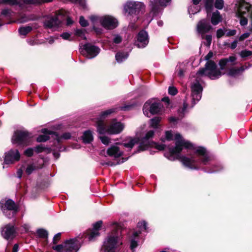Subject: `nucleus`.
Instances as JSON below:
<instances>
[{
    "instance_id": "nucleus-6",
    "label": "nucleus",
    "mask_w": 252,
    "mask_h": 252,
    "mask_svg": "<svg viewBox=\"0 0 252 252\" xmlns=\"http://www.w3.org/2000/svg\"><path fill=\"white\" fill-rule=\"evenodd\" d=\"M124 10L130 16L138 15L143 13L145 5L140 2L127 1L124 6Z\"/></svg>"
},
{
    "instance_id": "nucleus-54",
    "label": "nucleus",
    "mask_w": 252,
    "mask_h": 252,
    "mask_svg": "<svg viewBox=\"0 0 252 252\" xmlns=\"http://www.w3.org/2000/svg\"><path fill=\"white\" fill-rule=\"evenodd\" d=\"M61 238V233H58L56 234L53 237V243L54 244H57L58 242L60 240Z\"/></svg>"
},
{
    "instance_id": "nucleus-27",
    "label": "nucleus",
    "mask_w": 252,
    "mask_h": 252,
    "mask_svg": "<svg viewBox=\"0 0 252 252\" xmlns=\"http://www.w3.org/2000/svg\"><path fill=\"white\" fill-rule=\"evenodd\" d=\"M128 56V54L127 52H118L115 55V58L118 63H121L126 59Z\"/></svg>"
},
{
    "instance_id": "nucleus-36",
    "label": "nucleus",
    "mask_w": 252,
    "mask_h": 252,
    "mask_svg": "<svg viewBox=\"0 0 252 252\" xmlns=\"http://www.w3.org/2000/svg\"><path fill=\"white\" fill-rule=\"evenodd\" d=\"M155 134V131L153 130H150L148 131L145 134V135L141 138V139L146 140L147 141H149V140L153 138Z\"/></svg>"
},
{
    "instance_id": "nucleus-34",
    "label": "nucleus",
    "mask_w": 252,
    "mask_h": 252,
    "mask_svg": "<svg viewBox=\"0 0 252 252\" xmlns=\"http://www.w3.org/2000/svg\"><path fill=\"white\" fill-rule=\"evenodd\" d=\"M244 70L243 67H241L240 68H231L229 69L228 74L229 76H234L240 73L241 71H243Z\"/></svg>"
},
{
    "instance_id": "nucleus-52",
    "label": "nucleus",
    "mask_w": 252,
    "mask_h": 252,
    "mask_svg": "<svg viewBox=\"0 0 252 252\" xmlns=\"http://www.w3.org/2000/svg\"><path fill=\"white\" fill-rule=\"evenodd\" d=\"M137 226L141 229H143L144 230L147 231V222L144 220L139 222L137 224Z\"/></svg>"
},
{
    "instance_id": "nucleus-61",
    "label": "nucleus",
    "mask_w": 252,
    "mask_h": 252,
    "mask_svg": "<svg viewBox=\"0 0 252 252\" xmlns=\"http://www.w3.org/2000/svg\"><path fill=\"white\" fill-rule=\"evenodd\" d=\"M236 33V31L235 30H230L226 34V36H234Z\"/></svg>"
},
{
    "instance_id": "nucleus-37",
    "label": "nucleus",
    "mask_w": 252,
    "mask_h": 252,
    "mask_svg": "<svg viewBox=\"0 0 252 252\" xmlns=\"http://www.w3.org/2000/svg\"><path fill=\"white\" fill-rule=\"evenodd\" d=\"M36 169V166L33 164L28 165L25 172L28 175H31L32 172Z\"/></svg>"
},
{
    "instance_id": "nucleus-56",
    "label": "nucleus",
    "mask_w": 252,
    "mask_h": 252,
    "mask_svg": "<svg viewBox=\"0 0 252 252\" xmlns=\"http://www.w3.org/2000/svg\"><path fill=\"white\" fill-rule=\"evenodd\" d=\"M225 34L224 32L221 29H219L217 31L216 36L217 38H220Z\"/></svg>"
},
{
    "instance_id": "nucleus-16",
    "label": "nucleus",
    "mask_w": 252,
    "mask_h": 252,
    "mask_svg": "<svg viewBox=\"0 0 252 252\" xmlns=\"http://www.w3.org/2000/svg\"><path fill=\"white\" fill-rule=\"evenodd\" d=\"M0 206L3 213H5L6 211H13V213H16L18 211V206L15 202L11 199H7L4 203H3V201L1 200L0 201Z\"/></svg>"
},
{
    "instance_id": "nucleus-7",
    "label": "nucleus",
    "mask_w": 252,
    "mask_h": 252,
    "mask_svg": "<svg viewBox=\"0 0 252 252\" xmlns=\"http://www.w3.org/2000/svg\"><path fill=\"white\" fill-rule=\"evenodd\" d=\"M53 0H0V3L10 5H18L22 7L24 4L39 5L43 3L50 2Z\"/></svg>"
},
{
    "instance_id": "nucleus-24",
    "label": "nucleus",
    "mask_w": 252,
    "mask_h": 252,
    "mask_svg": "<svg viewBox=\"0 0 252 252\" xmlns=\"http://www.w3.org/2000/svg\"><path fill=\"white\" fill-rule=\"evenodd\" d=\"M139 144L137 147V151L135 153H139L147 150L149 147L152 146L151 142L147 141L142 139H140Z\"/></svg>"
},
{
    "instance_id": "nucleus-44",
    "label": "nucleus",
    "mask_w": 252,
    "mask_h": 252,
    "mask_svg": "<svg viewBox=\"0 0 252 252\" xmlns=\"http://www.w3.org/2000/svg\"><path fill=\"white\" fill-rule=\"evenodd\" d=\"M151 143L152 144V146L155 145V148L159 151L164 150L166 147L165 144H159L154 141H152Z\"/></svg>"
},
{
    "instance_id": "nucleus-41",
    "label": "nucleus",
    "mask_w": 252,
    "mask_h": 252,
    "mask_svg": "<svg viewBox=\"0 0 252 252\" xmlns=\"http://www.w3.org/2000/svg\"><path fill=\"white\" fill-rule=\"evenodd\" d=\"M69 1L73 3H78L83 9L86 7L85 0H69Z\"/></svg>"
},
{
    "instance_id": "nucleus-1",
    "label": "nucleus",
    "mask_w": 252,
    "mask_h": 252,
    "mask_svg": "<svg viewBox=\"0 0 252 252\" xmlns=\"http://www.w3.org/2000/svg\"><path fill=\"white\" fill-rule=\"evenodd\" d=\"M175 138V146L168 147V151L165 152L164 154V156L169 160L173 161L180 160L185 166L195 170L199 169L198 162H200L206 165L210 161V157L207 153L206 149L203 147H199L195 151V154L199 157L198 161L193 158H190L185 156H181V153L184 148L191 149L193 148V145L189 141L183 139L182 135L179 133L176 134Z\"/></svg>"
},
{
    "instance_id": "nucleus-32",
    "label": "nucleus",
    "mask_w": 252,
    "mask_h": 252,
    "mask_svg": "<svg viewBox=\"0 0 252 252\" xmlns=\"http://www.w3.org/2000/svg\"><path fill=\"white\" fill-rule=\"evenodd\" d=\"M86 32L85 29H76L75 31V35L78 37H80L83 40H86L87 37L85 35V32Z\"/></svg>"
},
{
    "instance_id": "nucleus-28",
    "label": "nucleus",
    "mask_w": 252,
    "mask_h": 252,
    "mask_svg": "<svg viewBox=\"0 0 252 252\" xmlns=\"http://www.w3.org/2000/svg\"><path fill=\"white\" fill-rule=\"evenodd\" d=\"M71 138V134L69 132H65L63 133L61 136H60L57 132V135L55 137V139L57 140L58 144L62 143V139H69Z\"/></svg>"
},
{
    "instance_id": "nucleus-29",
    "label": "nucleus",
    "mask_w": 252,
    "mask_h": 252,
    "mask_svg": "<svg viewBox=\"0 0 252 252\" xmlns=\"http://www.w3.org/2000/svg\"><path fill=\"white\" fill-rule=\"evenodd\" d=\"M161 120V118L158 116H156L150 120V126L154 128L158 127L159 123Z\"/></svg>"
},
{
    "instance_id": "nucleus-60",
    "label": "nucleus",
    "mask_w": 252,
    "mask_h": 252,
    "mask_svg": "<svg viewBox=\"0 0 252 252\" xmlns=\"http://www.w3.org/2000/svg\"><path fill=\"white\" fill-rule=\"evenodd\" d=\"M249 36H250V33H248V32L244 33L242 34L239 37V41H243L245 39H246L248 37H249Z\"/></svg>"
},
{
    "instance_id": "nucleus-25",
    "label": "nucleus",
    "mask_w": 252,
    "mask_h": 252,
    "mask_svg": "<svg viewBox=\"0 0 252 252\" xmlns=\"http://www.w3.org/2000/svg\"><path fill=\"white\" fill-rule=\"evenodd\" d=\"M82 139L83 143L85 144L90 143L94 139L92 131L90 130L85 131L83 133Z\"/></svg>"
},
{
    "instance_id": "nucleus-11",
    "label": "nucleus",
    "mask_w": 252,
    "mask_h": 252,
    "mask_svg": "<svg viewBox=\"0 0 252 252\" xmlns=\"http://www.w3.org/2000/svg\"><path fill=\"white\" fill-rule=\"evenodd\" d=\"M20 158V154L17 149H11L4 154L3 163L5 164H13L18 161Z\"/></svg>"
},
{
    "instance_id": "nucleus-12",
    "label": "nucleus",
    "mask_w": 252,
    "mask_h": 252,
    "mask_svg": "<svg viewBox=\"0 0 252 252\" xmlns=\"http://www.w3.org/2000/svg\"><path fill=\"white\" fill-rule=\"evenodd\" d=\"M99 22L101 25L107 30L114 29L118 26V24L117 19L109 15L101 17Z\"/></svg>"
},
{
    "instance_id": "nucleus-31",
    "label": "nucleus",
    "mask_w": 252,
    "mask_h": 252,
    "mask_svg": "<svg viewBox=\"0 0 252 252\" xmlns=\"http://www.w3.org/2000/svg\"><path fill=\"white\" fill-rule=\"evenodd\" d=\"M32 30V28L31 26H26L20 27L19 30V32L20 35H26L28 33L31 32Z\"/></svg>"
},
{
    "instance_id": "nucleus-19",
    "label": "nucleus",
    "mask_w": 252,
    "mask_h": 252,
    "mask_svg": "<svg viewBox=\"0 0 252 252\" xmlns=\"http://www.w3.org/2000/svg\"><path fill=\"white\" fill-rule=\"evenodd\" d=\"M16 231L14 226L10 224H6L1 231L2 236L6 240L12 239L15 237Z\"/></svg>"
},
{
    "instance_id": "nucleus-18",
    "label": "nucleus",
    "mask_w": 252,
    "mask_h": 252,
    "mask_svg": "<svg viewBox=\"0 0 252 252\" xmlns=\"http://www.w3.org/2000/svg\"><path fill=\"white\" fill-rule=\"evenodd\" d=\"M125 125L120 122L112 123L108 127L105 128V132L110 134H117L120 133L124 129Z\"/></svg>"
},
{
    "instance_id": "nucleus-57",
    "label": "nucleus",
    "mask_w": 252,
    "mask_h": 252,
    "mask_svg": "<svg viewBox=\"0 0 252 252\" xmlns=\"http://www.w3.org/2000/svg\"><path fill=\"white\" fill-rule=\"evenodd\" d=\"M165 138L168 141H171L173 139V134L170 131L165 132Z\"/></svg>"
},
{
    "instance_id": "nucleus-8",
    "label": "nucleus",
    "mask_w": 252,
    "mask_h": 252,
    "mask_svg": "<svg viewBox=\"0 0 252 252\" xmlns=\"http://www.w3.org/2000/svg\"><path fill=\"white\" fill-rule=\"evenodd\" d=\"M117 111V108H112L101 112L99 114V118L96 121L97 131L99 134H103L105 133V125L104 120Z\"/></svg>"
},
{
    "instance_id": "nucleus-33",
    "label": "nucleus",
    "mask_w": 252,
    "mask_h": 252,
    "mask_svg": "<svg viewBox=\"0 0 252 252\" xmlns=\"http://www.w3.org/2000/svg\"><path fill=\"white\" fill-rule=\"evenodd\" d=\"M205 7L207 13L211 12L213 9L214 0H204Z\"/></svg>"
},
{
    "instance_id": "nucleus-55",
    "label": "nucleus",
    "mask_w": 252,
    "mask_h": 252,
    "mask_svg": "<svg viewBox=\"0 0 252 252\" xmlns=\"http://www.w3.org/2000/svg\"><path fill=\"white\" fill-rule=\"evenodd\" d=\"M238 17L240 18V24L241 26H244L247 25L248 19L247 18L244 17V15Z\"/></svg>"
},
{
    "instance_id": "nucleus-26",
    "label": "nucleus",
    "mask_w": 252,
    "mask_h": 252,
    "mask_svg": "<svg viewBox=\"0 0 252 252\" xmlns=\"http://www.w3.org/2000/svg\"><path fill=\"white\" fill-rule=\"evenodd\" d=\"M221 20L222 17L219 11H217V12L213 13L211 18V22L213 25H218Z\"/></svg>"
},
{
    "instance_id": "nucleus-39",
    "label": "nucleus",
    "mask_w": 252,
    "mask_h": 252,
    "mask_svg": "<svg viewBox=\"0 0 252 252\" xmlns=\"http://www.w3.org/2000/svg\"><path fill=\"white\" fill-rule=\"evenodd\" d=\"M50 136L44 134L39 135L36 139L38 142H44L49 140Z\"/></svg>"
},
{
    "instance_id": "nucleus-30",
    "label": "nucleus",
    "mask_w": 252,
    "mask_h": 252,
    "mask_svg": "<svg viewBox=\"0 0 252 252\" xmlns=\"http://www.w3.org/2000/svg\"><path fill=\"white\" fill-rule=\"evenodd\" d=\"M36 233L39 238L46 239V241L48 242V232L47 230L43 228H39L37 230Z\"/></svg>"
},
{
    "instance_id": "nucleus-9",
    "label": "nucleus",
    "mask_w": 252,
    "mask_h": 252,
    "mask_svg": "<svg viewBox=\"0 0 252 252\" xmlns=\"http://www.w3.org/2000/svg\"><path fill=\"white\" fill-rule=\"evenodd\" d=\"M84 241L83 239H81V235L77 238L66 240L65 241L64 252H77Z\"/></svg>"
},
{
    "instance_id": "nucleus-64",
    "label": "nucleus",
    "mask_w": 252,
    "mask_h": 252,
    "mask_svg": "<svg viewBox=\"0 0 252 252\" xmlns=\"http://www.w3.org/2000/svg\"><path fill=\"white\" fill-rule=\"evenodd\" d=\"M168 120L170 123L176 124L179 120V118L175 117H171L169 118Z\"/></svg>"
},
{
    "instance_id": "nucleus-58",
    "label": "nucleus",
    "mask_w": 252,
    "mask_h": 252,
    "mask_svg": "<svg viewBox=\"0 0 252 252\" xmlns=\"http://www.w3.org/2000/svg\"><path fill=\"white\" fill-rule=\"evenodd\" d=\"M122 41V38L121 36L117 35L113 39V42L116 44H119Z\"/></svg>"
},
{
    "instance_id": "nucleus-63",
    "label": "nucleus",
    "mask_w": 252,
    "mask_h": 252,
    "mask_svg": "<svg viewBox=\"0 0 252 252\" xmlns=\"http://www.w3.org/2000/svg\"><path fill=\"white\" fill-rule=\"evenodd\" d=\"M93 29L98 35L101 34L102 32V30L101 28H97L95 26H94Z\"/></svg>"
},
{
    "instance_id": "nucleus-59",
    "label": "nucleus",
    "mask_w": 252,
    "mask_h": 252,
    "mask_svg": "<svg viewBox=\"0 0 252 252\" xmlns=\"http://www.w3.org/2000/svg\"><path fill=\"white\" fill-rule=\"evenodd\" d=\"M70 34L68 32H63L61 35V37H62L63 39L65 40H71V39H69V37H70Z\"/></svg>"
},
{
    "instance_id": "nucleus-48",
    "label": "nucleus",
    "mask_w": 252,
    "mask_h": 252,
    "mask_svg": "<svg viewBox=\"0 0 252 252\" xmlns=\"http://www.w3.org/2000/svg\"><path fill=\"white\" fill-rule=\"evenodd\" d=\"M34 149L32 148H29L25 150L24 154L27 157L31 158L33 155Z\"/></svg>"
},
{
    "instance_id": "nucleus-45",
    "label": "nucleus",
    "mask_w": 252,
    "mask_h": 252,
    "mask_svg": "<svg viewBox=\"0 0 252 252\" xmlns=\"http://www.w3.org/2000/svg\"><path fill=\"white\" fill-rule=\"evenodd\" d=\"M47 148L44 147L42 144H40L34 148V151L37 154L41 153L45 151Z\"/></svg>"
},
{
    "instance_id": "nucleus-4",
    "label": "nucleus",
    "mask_w": 252,
    "mask_h": 252,
    "mask_svg": "<svg viewBox=\"0 0 252 252\" xmlns=\"http://www.w3.org/2000/svg\"><path fill=\"white\" fill-rule=\"evenodd\" d=\"M103 224L102 220H98L93 224L92 228H89L81 235V239H87L88 241H94L95 238L100 235L99 231L101 229Z\"/></svg>"
},
{
    "instance_id": "nucleus-47",
    "label": "nucleus",
    "mask_w": 252,
    "mask_h": 252,
    "mask_svg": "<svg viewBox=\"0 0 252 252\" xmlns=\"http://www.w3.org/2000/svg\"><path fill=\"white\" fill-rule=\"evenodd\" d=\"M41 132L43 133L44 135H46L53 134L55 137L57 135V132L50 130L46 128L42 129Z\"/></svg>"
},
{
    "instance_id": "nucleus-14",
    "label": "nucleus",
    "mask_w": 252,
    "mask_h": 252,
    "mask_svg": "<svg viewBox=\"0 0 252 252\" xmlns=\"http://www.w3.org/2000/svg\"><path fill=\"white\" fill-rule=\"evenodd\" d=\"M162 104L159 102H151L149 100L146 101L143 106V109H147L152 115H156L161 112Z\"/></svg>"
},
{
    "instance_id": "nucleus-38",
    "label": "nucleus",
    "mask_w": 252,
    "mask_h": 252,
    "mask_svg": "<svg viewBox=\"0 0 252 252\" xmlns=\"http://www.w3.org/2000/svg\"><path fill=\"white\" fill-rule=\"evenodd\" d=\"M65 241L62 244L53 246L52 249L58 252H64Z\"/></svg>"
},
{
    "instance_id": "nucleus-20",
    "label": "nucleus",
    "mask_w": 252,
    "mask_h": 252,
    "mask_svg": "<svg viewBox=\"0 0 252 252\" xmlns=\"http://www.w3.org/2000/svg\"><path fill=\"white\" fill-rule=\"evenodd\" d=\"M83 48L89 56V58L92 59L96 57L100 52V48L90 43H87L84 45Z\"/></svg>"
},
{
    "instance_id": "nucleus-53",
    "label": "nucleus",
    "mask_w": 252,
    "mask_h": 252,
    "mask_svg": "<svg viewBox=\"0 0 252 252\" xmlns=\"http://www.w3.org/2000/svg\"><path fill=\"white\" fill-rule=\"evenodd\" d=\"M202 38H204L207 42V46H210L212 42V35L210 34L206 35H202Z\"/></svg>"
},
{
    "instance_id": "nucleus-49",
    "label": "nucleus",
    "mask_w": 252,
    "mask_h": 252,
    "mask_svg": "<svg viewBox=\"0 0 252 252\" xmlns=\"http://www.w3.org/2000/svg\"><path fill=\"white\" fill-rule=\"evenodd\" d=\"M178 92L177 89L174 86H170L168 88V94L171 95H175Z\"/></svg>"
},
{
    "instance_id": "nucleus-35",
    "label": "nucleus",
    "mask_w": 252,
    "mask_h": 252,
    "mask_svg": "<svg viewBox=\"0 0 252 252\" xmlns=\"http://www.w3.org/2000/svg\"><path fill=\"white\" fill-rule=\"evenodd\" d=\"M223 167L222 165L220 164H217L215 165H214L212 168L210 169V173H214V172H217L221 171L223 170Z\"/></svg>"
},
{
    "instance_id": "nucleus-46",
    "label": "nucleus",
    "mask_w": 252,
    "mask_h": 252,
    "mask_svg": "<svg viewBox=\"0 0 252 252\" xmlns=\"http://www.w3.org/2000/svg\"><path fill=\"white\" fill-rule=\"evenodd\" d=\"M79 23L82 27H86L89 26V23L84 16H81L79 18Z\"/></svg>"
},
{
    "instance_id": "nucleus-23",
    "label": "nucleus",
    "mask_w": 252,
    "mask_h": 252,
    "mask_svg": "<svg viewBox=\"0 0 252 252\" xmlns=\"http://www.w3.org/2000/svg\"><path fill=\"white\" fill-rule=\"evenodd\" d=\"M107 154L110 157L117 158L123 156L124 152L120 151V149L119 147L112 145L107 149Z\"/></svg>"
},
{
    "instance_id": "nucleus-22",
    "label": "nucleus",
    "mask_w": 252,
    "mask_h": 252,
    "mask_svg": "<svg viewBox=\"0 0 252 252\" xmlns=\"http://www.w3.org/2000/svg\"><path fill=\"white\" fill-rule=\"evenodd\" d=\"M252 8V5L244 0H241L239 2L237 16H242L245 15L247 12L250 11Z\"/></svg>"
},
{
    "instance_id": "nucleus-43",
    "label": "nucleus",
    "mask_w": 252,
    "mask_h": 252,
    "mask_svg": "<svg viewBox=\"0 0 252 252\" xmlns=\"http://www.w3.org/2000/svg\"><path fill=\"white\" fill-rule=\"evenodd\" d=\"M130 249L132 252H134V249L138 246V242L133 238H130Z\"/></svg>"
},
{
    "instance_id": "nucleus-21",
    "label": "nucleus",
    "mask_w": 252,
    "mask_h": 252,
    "mask_svg": "<svg viewBox=\"0 0 252 252\" xmlns=\"http://www.w3.org/2000/svg\"><path fill=\"white\" fill-rule=\"evenodd\" d=\"M140 141V138L137 137H126L124 140L123 142L122 143H120L119 142L116 143V144L117 145H123L124 147L129 148L130 150L133 148L134 146L136 144H138V143Z\"/></svg>"
},
{
    "instance_id": "nucleus-13",
    "label": "nucleus",
    "mask_w": 252,
    "mask_h": 252,
    "mask_svg": "<svg viewBox=\"0 0 252 252\" xmlns=\"http://www.w3.org/2000/svg\"><path fill=\"white\" fill-rule=\"evenodd\" d=\"M136 40L135 41V45L138 48H144L149 43V37L148 32L142 30L139 31L136 35Z\"/></svg>"
},
{
    "instance_id": "nucleus-42",
    "label": "nucleus",
    "mask_w": 252,
    "mask_h": 252,
    "mask_svg": "<svg viewBox=\"0 0 252 252\" xmlns=\"http://www.w3.org/2000/svg\"><path fill=\"white\" fill-rule=\"evenodd\" d=\"M214 5L216 8L221 9L224 6V1L223 0H216Z\"/></svg>"
},
{
    "instance_id": "nucleus-15",
    "label": "nucleus",
    "mask_w": 252,
    "mask_h": 252,
    "mask_svg": "<svg viewBox=\"0 0 252 252\" xmlns=\"http://www.w3.org/2000/svg\"><path fill=\"white\" fill-rule=\"evenodd\" d=\"M213 29L212 26L209 22L206 19L200 20L196 25V30L198 33L202 35L209 32Z\"/></svg>"
},
{
    "instance_id": "nucleus-3",
    "label": "nucleus",
    "mask_w": 252,
    "mask_h": 252,
    "mask_svg": "<svg viewBox=\"0 0 252 252\" xmlns=\"http://www.w3.org/2000/svg\"><path fill=\"white\" fill-rule=\"evenodd\" d=\"M122 233L121 228L117 227L113 230L103 245L104 252H115L117 245H122Z\"/></svg>"
},
{
    "instance_id": "nucleus-62",
    "label": "nucleus",
    "mask_w": 252,
    "mask_h": 252,
    "mask_svg": "<svg viewBox=\"0 0 252 252\" xmlns=\"http://www.w3.org/2000/svg\"><path fill=\"white\" fill-rule=\"evenodd\" d=\"M141 233V231H134L132 233V235L131 236L130 238H133L136 239L138 238L139 234Z\"/></svg>"
},
{
    "instance_id": "nucleus-5",
    "label": "nucleus",
    "mask_w": 252,
    "mask_h": 252,
    "mask_svg": "<svg viewBox=\"0 0 252 252\" xmlns=\"http://www.w3.org/2000/svg\"><path fill=\"white\" fill-rule=\"evenodd\" d=\"M31 138L30 133L27 130L17 129L15 130L11 138L13 144H17L20 146H27L29 144Z\"/></svg>"
},
{
    "instance_id": "nucleus-17",
    "label": "nucleus",
    "mask_w": 252,
    "mask_h": 252,
    "mask_svg": "<svg viewBox=\"0 0 252 252\" xmlns=\"http://www.w3.org/2000/svg\"><path fill=\"white\" fill-rule=\"evenodd\" d=\"M203 88L199 82L194 83L191 86V96L193 105L195 101H198L201 98Z\"/></svg>"
},
{
    "instance_id": "nucleus-50",
    "label": "nucleus",
    "mask_w": 252,
    "mask_h": 252,
    "mask_svg": "<svg viewBox=\"0 0 252 252\" xmlns=\"http://www.w3.org/2000/svg\"><path fill=\"white\" fill-rule=\"evenodd\" d=\"M252 55V51L249 50H243L240 53V56L242 58H245Z\"/></svg>"
},
{
    "instance_id": "nucleus-10",
    "label": "nucleus",
    "mask_w": 252,
    "mask_h": 252,
    "mask_svg": "<svg viewBox=\"0 0 252 252\" xmlns=\"http://www.w3.org/2000/svg\"><path fill=\"white\" fill-rule=\"evenodd\" d=\"M63 15H64V11L63 9L56 11L54 16L49 17L45 20L44 23V26L49 29L59 27L61 24V21L59 20L58 16Z\"/></svg>"
},
{
    "instance_id": "nucleus-51",
    "label": "nucleus",
    "mask_w": 252,
    "mask_h": 252,
    "mask_svg": "<svg viewBox=\"0 0 252 252\" xmlns=\"http://www.w3.org/2000/svg\"><path fill=\"white\" fill-rule=\"evenodd\" d=\"M99 138L101 142L105 145H108L110 143V139L108 137L106 136H100Z\"/></svg>"
},
{
    "instance_id": "nucleus-2",
    "label": "nucleus",
    "mask_w": 252,
    "mask_h": 252,
    "mask_svg": "<svg viewBox=\"0 0 252 252\" xmlns=\"http://www.w3.org/2000/svg\"><path fill=\"white\" fill-rule=\"evenodd\" d=\"M213 56V52L210 51L204 58L205 60L207 61L205 64V67L200 68L198 70L196 73L197 75L200 76H206L212 80L218 79L222 75L220 70L225 69L226 66L229 65V63H231L230 65H234L235 63H234L237 59L235 56H229V58L220 59L219 62L220 69H218L215 62L210 60Z\"/></svg>"
},
{
    "instance_id": "nucleus-40",
    "label": "nucleus",
    "mask_w": 252,
    "mask_h": 252,
    "mask_svg": "<svg viewBox=\"0 0 252 252\" xmlns=\"http://www.w3.org/2000/svg\"><path fill=\"white\" fill-rule=\"evenodd\" d=\"M1 15L6 18H10L12 16L11 10L8 8H5L1 10Z\"/></svg>"
}]
</instances>
